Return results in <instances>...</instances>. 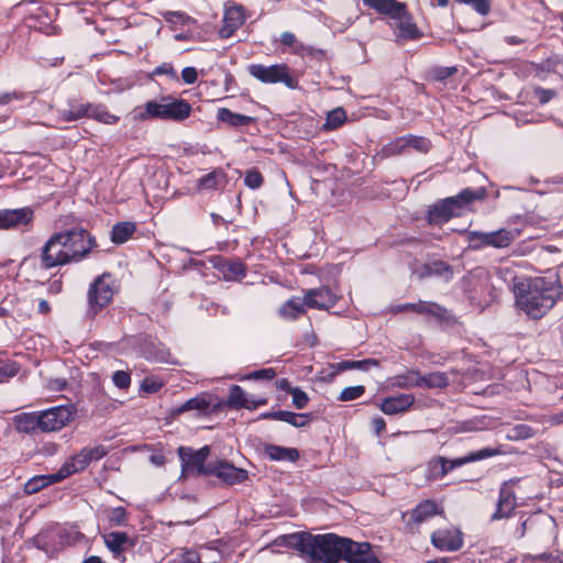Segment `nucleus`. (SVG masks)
Wrapping results in <instances>:
<instances>
[{
	"label": "nucleus",
	"mask_w": 563,
	"mask_h": 563,
	"mask_svg": "<svg viewBox=\"0 0 563 563\" xmlns=\"http://www.w3.org/2000/svg\"><path fill=\"white\" fill-rule=\"evenodd\" d=\"M98 246L96 238L82 227L52 234L38 254L25 256L19 269L29 283L44 285L46 272L86 260Z\"/></svg>",
	"instance_id": "f257e3e1"
},
{
	"label": "nucleus",
	"mask_w": 563,
	"mask_h": 563,
	"mask_svg": "<svg viewBox=\"0 0 563 563\" xmlns=\"http://www.w3.org/2000/svg\"><path fill=\"white\" fill-rule=\"evenodd\" d=\"M285 539L287 545L309 563H382L368 543L354 542L333 533L313 536L301 532L288 534Z\"/></svg>",
	"instance_id": "f03ea898"
},
{
	"label": "nucleus",
	"mask_w": 563,
	"mask_h": 563,
	"mask_svg": "<svg viewBox=\"0 0 563 563\" xmlns=\"http://www.w3.org/2000/svg\"><path fill=\"white\" fill-rule=\"evenodd\" d=\"M518 307L532 319L542 318L563 294L558 276L512 278Z\"/></svg>",
	"instance_id": "7ed1b4c3"
},
{
	"label": "nucleus",
	"mask_w": 563,
	"mask_h": 563,
	"mask_svg": "<svg viewBox=\"0 0 563 563\" xmlns=\"http://www.w3.org/2000/svg\"><path fill=\"white\" fill-rule=\"evenodd\" d=\"M191 110V104L187 100L165 95L158 101L145 102L144 110L139 113V119L183 122L190 117Z\"/></svg>",
	"instance_id": "20e7f679"
},
{
	"label": "nucleus",
	"mask_w": 563,
	"mask_h": 563,
	"mask_svg": "<svg viewBox=\"0 0 563 563\" xmlns=\"http://www.w3.org/2000/svg\"><path fill=\"white\" fill-rule=\"evenodd\" d=\"M460 288L470 305L483 310L490 299L489 274L485 267H476L463 276Z\"/></svg>",
	"instance_id": "39448f33"
},
{
	"label": "nucleus",
	"mask_w": 563,
	"mask_h": 563,
	"mask_svg": "<svg viewBox=\"0 0 563 563\" xmlns=\"http://www.w3.org/2000/svg\"><path fill=\"white\" fill-rule=\"evenodd\" d=\"M249 74L263 84H284L289 89L298 88V79L285 63L274 65L251 64Z\"/></svg>",
	"instance_id": "423d86ee"
},
{
	"label": "nucleus",
	"mask_w": 563,
	"mask_h": 563,
	"mask_svg": "<svg viewBox=\"0 0 563 563\" xmlns=\"http://www.w3.org/2000/svg\"><path fill=\"white\" fill-rule=\"evenodd\" d=\"M115 292L114 279L111 274L103 273L98 276L88 289V314L95 317L106 308Z\"/></svg>",
	"instance_id": "0eeeda50"
},
{
	"label": "nucleus",
	"mask_w": 563,
	"mask_h": 563,
	"mask_svg": "<svg viewBox=\"0 0 563 563\" xmlns=\"http://www.w3.org/2000/svg\"><path fill=\"white\" fill-rule=\"evenodd\" d=\"M108 452V449L102 444L82 448L63 464L66 475L69 477L73 474L82 472L91 462L103 459Z\"/></svg>",
	"instance_id": "6e6552de"
},
{
	"label": "nucleus",
	"mask_w": 563,
	"mask_h": 563,
	"mask_svg": "<svg viewBox=\"0 0 563 563\" xmlns=\"http://www.w3.org/2000/svg\"><path fill=\"white\" fill-rule=\"evenodd\" d=\"M210 449L208 445L202 446L201 449L194 451L191 448L179 446L178 448V456L181 462V471L183 474L196 473L198 475H207L209 474L207 470L209 468V463L206 465V461L209 456Z\"/></svg>",
	"instance_id": "1a4fd4ad"
},
{
	"label": "nucleus",
	"mask_w": 563,
	"mask_h": 563,
	"mask_svg": "<svg viewBox=\"0 0 563 563\" xmlns=\"http://www.w3.org/2000/svg\"><path fill=\"white\" fill-rule=\"evenodd\" d=\"M107 549L113 559L124 563L126 561V552L132 550L136 540L124 531H111L102 536Z\"/></svg>",
	"instance_id": "9d476101"
},
{
	"label": "nucleus",
	"mask_w": 563,
	"mask_h": 563,
	"mask_svg": "<svg viewBox=\"0 0 563 563\" xmlns=\"http://www.w3.org/2000/svg\"><path fill=\"white\" fill-rule=\"evenodd\" d=\"M73 419L69 407L57 406L43 411L40 415V430L51 432L65 427Z\"/></svg>",
	"instance_id": "9b49d317"
},
{
	"label": "nucleus",
	"mask_w": 563,
	"mask_h": 563,
	"mask_svg": "<svg viewBox=\"0 0 563 563\" xmlns=\"http://www.w3.org/2000/svg\"><path fill=\"white\" fill-rule=\"evenodd\" d=\"M457 210V196L441 199L428 211L427 221L430 225H442L449 222Z\"/></svg>",
	"instance_id": "f8f14e48"
},
{
	"label": "nucleus",
	"mask_w": 563,
	"mask_h": 563,
	"mask_svg": "<svg viewBox=\"0 0 563 563\" xmlns=\"http://www.w3.org/2000/svg\"><path fill=\"white\" fill-rule=\"evenodd\" d=\"M33 218L34 211L30 207L0 210V230H11L29 225L32 223Z\"/></svg>",
	"instance_id": "ddd939ff"
},
{
	"label": "nucleus",
	"mask_w": 563,
	"mask_h": 563,
	"mask_svg": "<svg viewBox=\"0 0 563 563\" xmlns=\"http://www.w3.org/2000/svg\"><path fill=\"white\" fill-rule=\"evenodd\" d=\"M207 472L210 475H214L221 478L229 485L239 484L247 478V471L244 468L235 467L234 465L225 461H217L216 463H209Z\"/></svg>",
	"instance_id": "4468645a"
},
{
	"label": "nucleus",
	"mask_w": 563,
	"mask_h": 563,
	"mask_svg": "<svg viewBox=\"0 0 563 563\" xmlns=\"http://www.w3.org/2000/svg\"><path fill=\"white\" fill-rule=\"evenodd\" d=\"M467 178H474L477 184L476 187H466L460 190V208L473 201L483 200L486 197V177L477 169L467 170Z\"/></svg>",
	"instance_id": "2eb2a0df"
},
{
	"label": "nucleus",
	"mask_w": 563,
	"mask_h": 563,
	"mask_svg": "<svg viewBox=\"0 0 563 563\" xmlns=\"http://www.w3.org/2000/svg\"><path fill=\"white\" fill-rule=\"evenodd\" d=\"M398 29V35L406 40L419 38L422 34L412 21L411 14L407 10V4L404 2L401 8L390 16Z\"/></svg>",
	"instance_id": "dca6fc26"
},
{
	"label": "nucleus",
	"mask_w": 563,
	"mask_h": 563,
	"mask_svg": "<svg viewBox=\"0 0 563 563\" xmlns=\"http://www.w3.org/2000/svg\"><path fill=\"white\" fill-rule=\"evenodd\" d=\"M308 301V308L318 310H329L334 307L339 297L327 286L312 288L305 291Z\"/></svg>",
	"instance_id": "f3484780"
},
{
	"label": "nucleus",
	"mask_w": 563,
	"mask_h": 563,
	"mask_svg": "<svg viewBox=\"0 0 563 563\" xmlns=\"http://www.w3.org/2000/svg\"><path fill=\"white\" fill-rule=\"evenodd\" d=\"M227 406L232 409H256L267 404L266 398L249 399L247 394L239 385H233L230 388V394L225 401Z\"/></svg>",
	"instance_id": "a211bd4d"
},
{
	"label": "nucleus",
	"mask_w": 563,
	"mask_h": 563,
	"mask_svg": "<svg viewBox=\"0 0 563 563\" xmlns=\"http://www.w3.org/2000/svg\"><path fill=\"white\" fill-rule=\"evenodd\" d=\"M245 22V15L241 5L230 7L225 10L222 26L219 31L220 37L229 38Z\"/></svg>",
	"instance_id": "6ab92c4d"
},
{
	"label": "nucleus",
	"mask_w": 563,
	"mask_h": 563,
	"mask_svg": "<svg viewBox=\"0 0 563 563\" xmlns=\"http://www.w3.org/2000/svg\"><path fill=\"white\" fill-rule=\"evenodd\" d=\"M191 410H195L198 416H208L216 411V406L212 405L211 397L209 395L201 394L174 408L173 413L181 415Z\"/></svg>",
	"instance_id": "aec40b11"
},
{
	"label": "nucleus",
	"mask_w": 563,
	"mask_h": 563,
	"mask_svg": "<svg viewBox=\"0 0 563 563\" xmlns=\"http://www.w3.org/2000/svg\"><path fill=\"white\" fill-rule=\"evenodd\" d=\"M65 472L66 471L62 466L54 474L33 476L32 478H30L24 484V488H23L24 493L26 495H33V494L38 493L41 489H43V488H45V487H47L49 485H53V484H56V483H59V482L64 481L65 478L68 477V475H66Z\"/></svg>",
	"instance_id": "412c9836"
},
{
	"label": "nucleus",
	"mask_w": 563,
	"mask_h": 563,
	"mask_svg": "<svg viewBox=\"0 0 563 563\" xmlns=\"http://www.w3.org/2000/svg\"><path fill=\"white\" fill-rule=\"evenodd\" d=\"M415 404V396L411 394H398L385 398L379 408L385 415H397L407 411Z\"/></svg>",
	"instance_id": "4be33fe9"
},
{
	"label": "nucleus",
	"mask_w": 563,
	"mask_h": 563,
	"mask_svg": "<svg viewBox=\"0 0 563 563\" xmlns=\"http://www.w3.org/2000/svg\"><path fill=\"white\" fill-rule=\"evenodd\" d=\"M308 301L306 296L302 298L294 296L285 301L278 309V316L284 320L295 321L307 312Z\"/></svg>",
	"instance_id": "5701e85b"
},
{
	"label": "nucleus",
	"mask_w": 563,
	"mask_h": 563,
	"mask_svg": "<svg viewBox=\"0 0 563 563\" xmlns=\"http://www.w3.org/2000/svg\"><path fill=\"white\" fill-rule=\"evenodd\" d=\"M411 311L418 314L433 317L440 323L449 322L451 319L449 311L433 301L419 300L418 302H413Z\"/></svg>",
	"instance_id": "b1692460"
},
{
	"label": "nucleus",
	"mask_w": 563,
	"mask_h": 563,
	"mask_svg": "<svg viewBox=\"0 0 563 563\" xmlns=\"http://www.w3.org/2000/svg\"><path fill=\"white\" fill-rule=\"evenodd\" d=\"M456 465L457 460H448L443 456H438L429 461L426 476L429 481L440 479L444 477L449 471H452Z\"/></svg>",
	"instance_id": "393cba45"
},
{
	"label": "nucleus",
	"mask_w": 563,
	"mask_h": 563,
	"mask_svg": "<svg viewBox=\"0 0 563 563\" xmlns=\"http://www.w3.org/2000/svg\"><path fill=\"white\" fill-rule=\"evenodd\" d=\"M517 505L515 494L506 487H503L499 492V498L497 503V509L493 514L492 519L498 520L501 518L509 517Z\"/></svg>",
	"instance_id": "a878e982"
},
{
	"label": "nucleus",
	"mask_w": 563,
	"mask_h": 563,
	"mask_svg": "<svg viewBox=\"0 0 563 563\" xmlns=\"http://www.w3.org/2000/svg\"><path fill=\"white\" fill-rule=\"evenodd\" d=\"M432 544L442 551L457 550V531L449 529H439L431 536Z\"/></svg>",
	"instance_id": "bb28decb"
},
{
	"label": "nucleus",
	"mask_w": 563,
	"mask_h": 563,
	"mask_svg": "<svg viewBox=\"0 0 563 563\" xmlns=\"http://www.w3.org/2000/svg\"><path fill=\"white\" fill-rule=\"evenodd\" d=\"M263 450L272 461L296 462L300 457L299 451L295 448L265 444Z\"/></svg>",
	"instance_id": "cd10ccee"
},
{
	"label": "nucleus",
	"mask_w": 563,
	"mask_h": 563,
	"mask_svg": "<svg viewBox=\"0 0 563 563\" xmlns=\"http://www.w3.org/2000/svg\"><path fill=\"white\" fill-rule=\"evenodd\" d=\"M86 112L87 117L93 119L103 124H115L119 122L120 118L115 114H112L108 111L106 104L102 103H86Z\"/></svg>",
	"instance_id": "c85d7f7f"
},
{
	"label": "nucleus",
	"mask_w": 563,
	"mask_h": 563,
	"mask_svg": "<svg viewBox=\"0 0 563 563\" xmlns=\"http://www.w3.org/2000/svg\"><path fill=\"white\" fill-rule=\"evenodd\" d=\"M86 112L87 117L93 119L103 124H115L119 122L120 118L115 114H112L108 111L106 104L102 103H86Z\"/></svg>",
	"instance_id": "c756f323"
},
{
	"label": "nucleus",
	"mask_w": 563,
	"mask_h": 563,
	"mask_svg": "<svg viewBox=\"0 0 563 563\" xmlns=\"http://www.w3.org/2000/svg\"><path fill=\"white\" fill-rule=\"evenodd\" d=\"M86 112L87 117L93 119L103 124H115L119 122L120 118L115 114H112L108 111L106 104L102 103H86Z\"/></svg>",
	"instance_id": "7c9ffc66"
},
{
	"label": "nucleus",
	"mask_w": 563,
	"mask_h": 563,
	"mask_svg": "<svg viewBox=\"0 0 563 563\" xmlns=\"http://www.w3.org/2000/svg\"><path fill=\"white\" fill-rule=\"evenodd\" d=\"M217 119L232 128H241L255 122V118L235 113L228 108H219Z\"/></svg>",
	"instance_id": "2f4dec72"
},
{
	"label": "nucleus",
	"mask_w": 563,
	"mask_h": 563,
	"mask_svg": "<svg viewBox=\"0 0 563 563\" xmlns=\"http://www.w3.org/2000/svg\"><path fill=\"white\" fill-rule=\"evenodd\" d=\"M58 117L64 122H73L87 117L86 103L77 99H69L67 108L58 110Z\"/></svg>",
	"instance_id": "473e14b6"
},
{
	"label": "nucleus",
	"mask_w": 563,
	"mask_h": 563,
	"mask_svg": "<svg viewBox=\"0 0 563 563\" xmlns=\"http://www.w3.org/2000/svg\"><path fill=\"white\" fill-rule=\"evenodd\" d=\"M438 505L433 500H423L419 503L410 512L411 520L420 525L438 514Z\"/></svg>",
	"instance_id": "72a5a7b5"
},
{
	"label": "nucleus",
	"mask_w": 563,
	"mask_h": 563,
	"mask_svg": "<svg viewBox=\"0 0 563 563\" xmlns=\"http://www.w3.org/2000/svg\"><path fill=\"white\" fill-rule=\"evenodd\" d=\"M144 356L154 362L168 363L170 358L169 350L161 342L148 341L143 346Z\"/></svg>",
	"instance_id": "f704fd0d"
},
{
	"label": "nucleus",
	"mask_w": 563,
	"mask_h": 563,
	"mask_svg": "<svg viewBox=\"0 0 563 563\" xmlns=\"http://www.w3.org/2000/svg\"><path fill=\"white\" fill-rule=\"evenodd\" d=\"M518 236V230L499 229L497 231L488 232V245L497 249L507 247Z\"/></svg>",
	"instance_id": "c9c22d12"
},
{
	"label": "nucleus",
	"mask_w": 563,
	"mask_h": 563,
	"mask_svg": "<svg viewBox=\"0 0 563 563\" xmlns=\"http://www.w3.org/2000/svg\"><path fill=\"white\" fill-rule=\"evenodd\" d=\"M219 269L227 280H240L246 276V266L240 260L225 261Z\"/></svg>",
	"instance_id": "e433bc0d"
},
{
	"label": "nucleus",
	"mask_w": 563,
	"mask_h": 563,
	"mask_svg": "<svg viewBox=\"0 0 563 563\" xmlns=\"http://www.w3.org/2000/svg\"><path fill=\"white\" fill-rule=\"evenodd\" d=\"M363 4L378 14L390 16L398 10V8H401V4L404 2H399L397 0H361Z\"/></svg>",
	"instance_id": "4c0bfd02"
},
{
	"label": "nucleus",
	"mask_w": 563,
	"mask_h": 563,
	"mask_svg": "<svg viewBox=\"0 0 563 563\" xmlns=\"http://www.w3.org/2000/svg\"><path fill=\"white\" fill-rule=\"evenodd\" d=\"M136 231V224L131 221H123L114 224L111 230V241L114 244L125 243Z\"/></svg>",
	"instance_id": "58836bf2"
},
{
	"label": "nucleus",
	"mask_w": 563,
	"mask_h": 563,
	"mask_svg": "<svg viewBox=\"0 0 563 563\" xmlns=\"http://www.w3.org/2000/svg\"><path fill=\"white\" fill-rule=\"evenodd\" d=\"M503 450L500 448H483L477 451L470 452L460 457V466L489 457L500 455Z\"/></svg>",
	"instance_id": "ea45409f"
},
{
	"label": "nucleus",
	"mask_w": 563,
	"mask_h": 563,
	"mask_svg": "<svg viewBox=\"0 0 563 563\" xmlns=\"http://www.w3.org/2000/svg\"><path fill=\"white\" fill-rule=\"evenodd\" d=\"M225 184V174L221 169H214L198 179L199 189H218Z\"/></svg>",
	"instance_id": "a19ab883"
},
{
	"label": "nucleus",
	"mask_w": 563,
	"mask_h": 563,
	"mask_svg": "<svg viewBox=\"0 0 563 563\" xmlns=\"http://www.w3.org/2000/svg\"><path fill=\"white\" fill-rule=\"evenodd\" d=\"M407 141L405 136L397 137L384 145L378 153L382 158H388L395 155L407 153Z\"/></svg>",
	"instance_id": "79ce46f5"
},
{
	"label": "nucleus",
	"mask_w": 563,
	"mask_h": 563,
	"mask_svg": "<svg viewBox=\"0 0 563 563\" xmlns=\"http://www.w3.org/2000/svg\"><path fill=\"white\" fill-rule=\"evenodd\" d=\"M278 416V421L287 422L297 428L308 426L312 417L311 413H296L287 410H279Z\"/></svg>",
	"instance_id": "37998d69"
},
{
	"label": "nucleus",
	"mask_w": 563,
	"mask_h": 563,
	"mask_svg": "<svg viewBox=\"0 0 563 563\" xmlns=\"http://www.w3.org/2000/svg\"><path fill=\"white\" fill-rule=\"evenodd\" d=\"M16 430L24 433H30L40 429V415L23 413L15 417Z\"/></svg>",
	"instance_id": "c03bdc74"
},
{
	"label": "nucleus",
	"mask_w": 563,
	"mask_h": 563,
	"mask_svg": "<svg viewBox=\"0 0 563 563\" xmlns=\"http://www.w3.org/2000/svg\"><path fill=\"white\" fill-rule=\"evenodd\" d=\"M534 435L536 430L532 427L525 423H518L508 430L506 439L509 441H521L530 439Z\"/></svg>",
	"instance_id": "a18cd8bd"
},
{
	"label": "nucleus",
	"mask_w": 563,
	"mask_h": 563,
	"mask_svg": "<svg viewBox=\"0 0 563 563\" xmlns=\"http://www.w3.org/2000/svg\"><path fill=\"white\" fill-rule=\"evenodd\" d=\"M346 121V112L343 108L339 107L330 111L323 123L324 131H333L341 126Z\"/></svg>",
	"instance_id": "49530a36"
},
{
	"label": "nucleus",
	"mask_w": 563,
	"mask_h": 563,
	"mask_svg": "<svg viewBox=\"0 0 563 563\" xmlns=\"http://www.w3.org/2000/svg\"><path fill=\"white\" fill-rule=\"evenodd\" d=\"M407 141V151L412 150L417 153L426 154L431 148V142L424 136L413 134L405 135Z\"/></svg>",
	"instance_id": "de8ad7c7"
},
{
	"label": "nucleus",
	"mask_w": 563,
	"mask_h": 563,
	"mask_svg": "<svg viewBox=\"0 0 563 563\" xmlns=\"http://www.w3.org/2000/svg\"><path fill=\"white\" fill-rule=\"evenodd\" d=\"M426 274L429 276H440L445 279L453 277V271L444 262L435 261L424 266Z\"/></svg>",
	"instance_id": "09e8293b"
},
{
	"label": "nucleus",
	"mask_w": 563,
	"mask_h": 563,
	"mask_svg": "<svg viewBox=\"0 0 563 563\" xmlns=\"http://www.w3.org/2000/svg\"><path fill=\"white\" fill-rule=\"evenodd\" d=\"M448 385V377L444 373L435 372L426 376H420V386L427 387H444Z\"/></svg>",
	"instance_id": "8fccbe9b"
},
{
	"label": "nucleus",
	"mask_w": 563,
	"mask_h": 563,
	"mask_svg": "<svg viewBox=\"0 0 563 563\" xmlns=\"http://www.w3.org/2000/svg\"><path fill=\"white\" fill-rule=\"evenodd\" d=\"M465 236L468 241V247L471 249H474V250H478V249H482L484 246H489L488 245V233H481V232H465Z\"/></svg>",
	"instance_id": "3c124183"
},
{
	"label": "nucleus",
	"mask_w": 563,
	"mask_h": 563,
	"mask_svg": "<svg viewBox=\"0 0 563 563\" xmlns=\"http://www.w3.org/2000/svg\"><path fill=\"white\" fill-rule=\"evenodd\" d=\"M460 3L470 7L479 15L485 16L490 11V0H460Z\"/></svg>",
	"instance_id": "603ef678"
},
{
	"label": "nucleus",
	"mask_w": 563,
	"mask_h": 563,
	"mask_svg": "<svg viewBox=\"0 0 563 563\" xmlns=\"http://www.w3.org/2000/svg\"><path fill=\"white\" fill-rule=\"evenodd\" d=\"M365 393V387L362 385L345 387L339 395L340 401H351L362 397Z\"/></svg>",
	"instance_id": "864d4df0"
},
{
	"label": "nucleus",
	"mask_w": 563,
	"mask_h": 563,
	"mask_svg": "<svg viewBox=\"0 0 563 563\" xmlns=\"http://www.w3.org/2000/svg\"><path fill=\"white\" fill-rule=\"evenodd\" d=\"M395 385L400 388H412L420 386V375L417 373H410L408 375L396 376Z\"/></svg>",
	"instance_id": "5fc2aeb1"
},
{
	"label": "nucleus",
	"mask_w": 563,
	"mask_h": 563,
	"mask_svg": "<svg viewBox=\"0 0 563 563\" xmlns=\"http://www.w3.org/2000/svg\"><path fill=\"white\" fill-rule=\"evenodd\" d=\"M263 176L256 168L246 170L244 177V184L251 189H258L263 185Z\"/></svg>",
	"instance_id": "6e6d98bb"
},
{
	"label": "nucleus",
	"mask_w": 563,
	"mask_h": 563,
	"mask_svg": "<svg viewBox=\"0 0 563 563\" xmlns=\"http://www.w3.org/2000/svg\"><path fill=\"white\" fill-rule=\"evenodd\" d=\"M375 360L344 361L339 364L341 369H367L368 365H376Z\"/></svg>",
	"instance_id": "4d7b16f0"
},
{
	"label": "nucleus",
	"mask_w": 563,
	"mask_h": 563,
	"mask_svg": "<svg viewBox=\"0 0 563 563\" xmlns=\"http://www.w3.org/2000/svg\"><path fill=\"white\" fill-rule=\"evenodd\" d=\"M113 384L120 389H126L131 385V375L126 371H117L112 375Z\"/></svg>",
	"instance_id": "13d9d810"
},
{
	"label": "nucleus",
	"mask_w": 563,
	"mask_h": 563,
	"mask_svg": "<svg viewBox=\"0 0 563 563\" xmlns=\"http://www.w3.org/2000/svg\"><path fill=\"white\" fill-rule=\"evenodd\" d=\"M290 395L292 397V405L297 409H303L309 402L308 395L298 387H295L294 389H291Z\"/></svg>",
	"instance_id": "bf43d9fd"
},
{
	"label": "nucleus",
	"mask_w": 563,
	"mask_h": 563,
	"mask_svg": "<svg viewBox=\"0 0 563 563\" xmlns=\"http://www.w3.org/2000/svg\"><path fill=\"white\" fill-rule=\"evenodd\" d=\"M457 68L455 66L452 67H442L438 66L432 68L431 74L433 79L438 81H443L450 76L454 75L456 73Z\"/></svg>",
	"instance_id": "052dcab7"
},
{
	"label": "nucleus",
	"mask_w": 563,
	"mask_h": 563,
	"mask_svg": "<svg viewBox=\"0 0 563 563\" xmlns=\"http://www.w3.org/2000/svg\"><path fill=\"white\" fill-rule=\"evenodd\" d=\"M162 387L163 382L155 377H145L141 384V388L147 394L157 393Z\"/></svg>",
	"instance_id": "680f3d73"
},
{
	"label": "nucleus",
	"mask_w": 563,
	"mask_h": 563,
	"mask_svg": "<svg viewBox=\"0 0 563 563\" xmlns=\"http://www.w3.org/2000/svg\"><path fill=\"white\" fill-rule=\"evenodd\" d=\"M276 376V372L273 368H262L247 374V379L255 380H272Z\"/></svg>",
	"instance_id": "e2e57ef3"
},
{
	"label": "nucleus",
	"mask_w": 563,
	"mask_h": 563,
	"mask_svg": "<svg viewBox=\"0 0 563 563\" xmlns=\"http://www.w3.org/2000/svg\"><path fill=\"white\" fill-rule=\"evenodd\" d=\"M109 521L114 526H122L126 521V511L123 507L113 508L109 514Z\"/></svg>",
	"instance_id": "0e129e2a"
},
{
	"label": "nucleus",
	"mask_w": 563,
	"mask_h": 563,
	"mask_svg": "<svg viewBox=\"0 0 563 563\" xmlns=\"http://www.w3.org/2000/svg\"><path fill=\"white\" fill-rule=\"evenodd\" d=\"M26 97L24 92L21 91H10V92H3L0 93V106L8 104L12 102L13 100H23Z\"/></svg>",
	"instance_id": "69168bd1"
},
{
	"label": "nucleus",
	"mask_w": 563,
	"mask_h": 563,
	"mask_svg": "<svg viewBox=\"0 0 563 563\" xmlns=\"http://www.w3.org/2000/svg\"><path fill=\"white\" fill-rule=\"evenodd\" d=\"M153 75H167L172 79H177V73L170 63H163L153 70Z\"/></svg>",
	"instance_id": "338daca9"
},
{
	"label": "nucleus",
	"mask_w": 563,
	"mask_h": 563,
	"mask_svg": "<svg viewBox=\"0 0 563 563\" xmlns=\"http://www.w3.org/2000/svg\"><path fill=\"white\" fill-rule=\"evenodd\" d=\"M181 79L186 85H192L198 79V71L195 67L188 66L181 70Z\"/></svg>",
	"instance_id": "774afa93"
}]
</instances>
